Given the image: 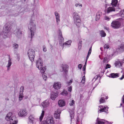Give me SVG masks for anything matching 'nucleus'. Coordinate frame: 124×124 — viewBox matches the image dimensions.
<instances>
[{"label":"nucleus","instance_id":"1","mask_svg":"<svg viewBox=\"0 0 124 124\" xmlns=\"http://www.w3.org/2000/svg\"><path fill=\"white\" fill-rule=\"evenodd\" d=\"M10 25L7 23L3 27L2 34L4 38H6L8 37L10 35V31L11 29Z\"/></svg>","mask_w":124,"mask_h":124},{"label":"nucleus","instance_id":"2","mask_svg":"<svg viewBox=\"0 0 124 124\" xmlns=\"http://www.w3.org/2000/svg\"><path fill=\"white\" fill-rule=\"evenodd\" d=\"M6 119L9 121L10 124H16L17 123V119L15 116H12L11 112L8 114L5 118Z\"/></svg>","mask_w":124,"mask_h":124},{"label":"nucleus","instance_id":"3","mask_svg":"<svg viewBox=\"0 0 124 124\" xmlns=\"http://www.w3.org/2000/svg\"><path fill=\"white\" fill-rule=\"evenodd\" d=\"M74 23L78 27H79L80 25L81 20L78 14L76 12H74L72 15Z\"/></svg>","mask_w":124,"mask_h":124},{"label":"nucleus","instance_id":"4","mask_svg":"<svg viewBox=\"0 0 124 124\" xmlns=\"http://www.w3.org/2000/svg\"><path fill=\"white\" fill-rule=\"evenodd\" d=\"M28 27L31 31V41L32 38H33L34 34V31L36 29L35 25L31 19L30 21V23H29L28 25Z\"/></svg>","mask_w":124,"mask_h":124},{"label":"nucleus","instance_id":"5","mask_svg":"<svg viewBox=\"0 0 124 124\" xmlns=\"http://www.w3.org/2000/svg\"><path fill=\"white\" fill-rule=\"evenodd\" d=\"M69 104L70 106H72L73 108L72 109L71 108L69 109V111L70 116L71 118V121L72 119H74V109L75 107L74 106L75 101L73 100H72L69 103Z\"/></svg>","mask_w":124,"mask_h":124},{"label":"nucleus","instance_id":"6","mask_svg":"<svg viewBox=\"0 0 124 124\" xmlns=\"http://www.w3.org/2000/svg\"><path fill=\"white\" fill-rule=\"evenodd\" d=\"M27 53L30 60L32 62H33L35 55L34 51L33 49H30L28 50Z\"/></svg>","mask_w":124,"mask_h":124},{"label":"nucleus","instance_id":"7","mask_svg":"<svg viewBox=\"0 0 124 124\" xmlns=\"http://www.w3.org/2000/svg\"><path fill=\"white\" fill-rule=\"evenodd\" d=\"M111 26L113 28L117 29L120 27L121 24L119 22L117 21H113L111 23Z\"/></svg>","mask_w":124,"mask_h":124},{"label":"nucleus","instance_id":"8","mask_svg":"<svg viewBox=\"0 0 124 124\" xmlns=\"http://www.w3.org/2000/svg\"><path fill=\"white\" fill-rule=\"evenodd\" d=\"M36 63V67L39 70H40V68H42L43 66V61L42 59L41 58H39L37 61Z\"/></svg>","mask_w":124,"mask_h":124},{"label":"nucleus","instance_id":"9","mask_svg":"<svg viewBox=\"0 0 124 124\" xmlns=\"http://www.w3.org/2000/svg\"><path fill=\"white\" fill-rule=\"evenodd\" d=\"M100 109L98 111V113H101V112H105L107 114L108 113L107 111L108 107L107 106H99Z\"/></svg>","mask_w":124,"mask_h":124},{"label":"nucleus","instance_id":"10","mask_svg":"<svg viewBox=\"0 0 124 124\" xmlns=\"http://www.w3.org/2000/svg\"><path fill=\"white\" fill-rule=\"evenodd\" d=\"M117 9H116L113 6L109 7L106 8L105 10V12L106 13L108 14L113 12L115 11Z\"/></svg>","mask_w":124,"mask_h":124},{"label":"nucleus","instance_id":"11","mask_svg":"<svg viewBox=\"0 0 124 124\" xmlns=\"http://www.w3.org/2000/svg\"><path fill=\"white\" fill-rule=\"evenodd\" d=\"M27 114V111L25 109H21L18 113L20 116L24 117L26 116Z\"/></svg>","mask_w":124,"mask_h":124},{"label":"nucleus","instance_id":"12","mask_svg":"<svg viewBox=\"0 0 124 124\" xmlns=\"http://www.w3.org/2000/svg\"><path fill=\"white\" fill-rule=\"evenodd\" d=\"M45 122H46V124H54V120L53 117H49L47 118L46 120H45Z\"/></svg>","mask_w":124,"mask_h":124},{"label":"nucleus","instance_id":"13","mask_svg":"<svg viewBox=\"0 0 124 124\" xmlns=\"http://www.w3.org/2000/svg\"><path fill=\"white\" fill-rule=\"evenodd\" d=\"M14 34L17 37L20 38L22 36V32L19 29H17L14 31Z\"/></svg>","mask_w":124,"mask_h":124},{"label":"nucleus","instance_id":"14","mask_svg":"<svg viewBox=\"0 0 124 124\" xmlns=\"http://www.w3.org/2000/svg\"><path fill=\"white\" fill-rule=\"evenodd\" d=\"M24 89V87L21 86L20 88V91L19 95V100L20 101L22 100L23 97V93Z\"/></svg>","mask_w":124,"mask_h":124},{"label":"nucleus","instance_id":"15","mask_svg":"<svg viewBox=\"0 0 124 124\" xmlns=\"http://www.w3.org/2000/svg\"><path fill=\"white\" fill-rule=\"evenodd\" d=\"M116 51L118 52H123L124 51V44H122L120 45L116 49Z\"/></svg>","mask_w":124,"mask_h":124},{"label":"nucleus","instance_id":"16","mask_svg":"<svg viewBox=\"0 0 124 124\" xmlns=\"http://www.w3.org/2000/svg\"><path fill=\"white\" fill-rule=\"evenodd\" d=\"M123 63V62L122 60H118L115 63V66L116 67L120 68L122 66Z\"/></svg>","mask_w":124,"mask_h":124},{"label":"nucleus","instance_id":"17","mask_svg":"<svg viewBox=\"0 0 124 124\" xmlns=\"http://www.w3.org/2000/svg\"><path fill=\"white\" fill-rule=\"evenodd\" d=\"M54 14L55 16L57 24V25L59 24L60 22V15L57 11H55Z\"/></svg>","mask_w":124,"mask_h":124},{"label":"nucleus","instance_id":"18","mask_svg":"<svg viewBox=\"0 0 124 124\" xmlns=\"http://www.w3.org/2000/svg\"><path fill=\"white\" fill-rule=\"evenodd\" d=\"M71 40H70L65 42L64 43H63L62 45L63 49L64 47L65 48L69 47L71 45Z\"/></svg>","mask_w":124,"mask_h":124},{"label":"nucleus","instance_id":"19","mask_svg":"<svg viewBox=\"0 0 124 124\" xmlns=\"http://www.w3.org/2000/svg\"><path fill=\"white\" fill-rule=\"evenodd\" d=\"M61 112V110L59 109H58L56 110L54 114V116L56 118H59L60 117Z\"/></svg>","mask_w":124,"mask_h":124},{"label":"nucleus","instance_id":"20","mask_svg":"<svg viewBox=\"0 0 124 124\" xmlns=\"http://www.w3.org/2000/svg\"><path fill=\"white\" fill-rule=\"evenodd\" d=\"M61 83H55L53 85V87L54 89H58L60 88L61 87Z\"/></svg>","mask_w":124,"mask_h":124},{"label":"nucleus","instance_id":"21","mask_svg":"<svg viewBox=\"0 0 124 124\" xmlns=\"http://www.w3.org/2000/svg\"><path fill=\"white\" fill-rule=\"evenodd\" d=\"M49 102L48 100H46L42 103V105L44 108H46L49 106Z\"/></svg>","mask_w":124,"mask_h":124},{"label":"nucleus","instance_id":"22","mask_svg":"<svg viewBox=\"0 0 124 124\" xmlns=\"http://www.w3.org/2000/svg\"><path fill=\"white\" fill-rule=\"evenodd\" d=\"M8 63L7 66V70H9L10 69V66L12 64V62L11 61V59L10 58V57L9 56L8 58Z\"/></svg>","mask_w":124,"mask_h":124},{"label":"nucleus","instance_id":"23","mask_svg":"<svg viewBox=\"0 0 124 124\" xmlns=\"http://www.w3.org/2000/svg\"><path fill=\"white\" fill-rule=\"evenodd\" d=\"M58 96L57 93L52 92L51 93L50 98L52 100H54Z\"/></svg>","mask_w":124,"mask_h":124},{"label":"nucleus","instance_id":"24","mask_svg":"<svg viewBox=\"0 0 124 124\" xmlns=\"http://www.w3.org/2000/svg\"><path fill=\"white\" fill-rule=\"evenodd\" d=\"M62 67L63 71L65 72L66 74L68 72V66L66 65H62Z\"/></svg>","mask_w":124,"mask_h":124},{"label":"nucleus","instance_id":"25","mask_svg":"<svg viewBox=\"0 0 124 124\" xmlns=\"http://www.w3.org/2000/svg\"><path fill=\"white\" fill-rule=\"evenodd\" d=\"M58 104L59 106L62 107L65 105V102L63 100H60L58 101Z\"/></svg>","mask_w":124,"mask_h":124},{"label":"nucleus","instance_id":"26","mask_svg":"<svg viewBox=\"0 0 124 124\" xmlns=\"http://www.w3.org/2000/svg\"><path fill=\"white\" fill-rule=\"evenodd\" d=\"M58 36L59 38L61 40H63V37H62V32L59 29V30L58 31Z\"/></svg>","mask_w":124,"mask_h":124},{"label":"nucleus","instance_id":"27","mask_svg":"<svg viewBox=\"0 0 124 124\" xmlns=\"http://www.w3.org/2000/svg\"><path fill=\"white\" fill-rule=\"evenodd\" d=\"M118 1L117 0H112L111 4L114 7H116L117 5Z\"/></svg>","mask_w":124,"mask_h":124},{"label":"nucleus","instance_id":"28","mask_svg":"<svg viewBox=\"0 0 124 124\" xmlns=\"http://www.w3.org/2000/svg\"><path fill=\"white\" fill-rule=\"evenodd\" d=\"M35 119L33 115L30 116L29 117V122L31 123H33V121Z\"/></svg>","mask_w":124,"mask_h":124},{"label":"nucleus","instance_id":"29","mask_svg":"<svg viewBox=\"0 0 124 124\" xmlns=\"http://www.w3.org/2000/svg\"><path fill=\"white\" fill-rule=\"evenodd\" d=\"M118 75L119 74L117 73H112L110 74L111 77L113 78H116L118 77L119 76Z\"/></svg>","mask_w":124,"mask_h":124},{"label":"nucleus","instance_id":"30","mask_svg":"<svg viewBox=\"0 0 124 124\" xmlns=\"http://www.w3.org/2000/svg\"><path fill=\"white\" fill-rule=\"evenodd\" d=\"M100 34L101 37H104L106 36V34L103 30L100 31Z\"/></svg>","mask_w":124,"mask_h":124},{"label":"nucleus","instance_id":"31","mask_svg":"<svg viewBox=\"0 0 124 124\" xmlns=\"http://www.w3.org/2000/svg\"><path fill=\"white\" fill-rule=\"evenodd\" d=\"M92 46H91V47L90 48L89 50L88 51V54L87 56L86 60L87 61V59L89 58V57L90 55V54H91V52H92Z\"/></svg>","mask_w":124,"mask_h":124},{"label":"nucleus","instance_id":"32","mask_svg":"<svg viewBox=\"0 0 124 124\" xmlns=\"http://www.w3.org/2000/svg\"><path fill=\"white\" fill-rule=\"evenodd\" d=\"M117 16H121L122 17H124V11H121L120 13L117 14Z\"/></svg>","mask_w":124,"mask_h":124},{"label":"nucleus","instance_id":"33","mask_svg":"<svg viewBox=\"0 0 124 124\" xmlns=\"http://www.w3.org/2000/svg\"><path fill=\"white\" fill-rule=\"evenodd\" d=\"M46 69V67H42V68H41L39 70H40V72L41 73L43 74L45 72Z\"/></svg>","mask_w":124,"mask_h":124},{"label":"nucleus","instance_id":"34","mask_svg":"<svg viewBox=\"0 0 124 124\" xmlns=\"http://www.w3.org/2000/svg\"><path fill=\"white\" fill-rule=\"evenodd\" d=\"M103 120H99L98 118H97V124H104V122Z\"/></svg>","mask_w":124,"mask_h":124},{"label":"nucleus","instance_id":"35","mask_svg":"<svg viewBox=\"0 0 124 124\" xmlns=\"http://www.w3.org/2000/svg\"><path fill=\"white\" fill-rule=\"evenodd\" d=\"M44 111H42L41 115L39 117V120L40 122L42 121L43 117L44 116Z\"/></svg>","mask_w":124,"mask_h":124},{"label":"nucleus","instance_id":"36","mask_svg":"<svg viewBox=\"0 0 124 124\" xmlns=\"http://www.w3.org/2000/svg\"><path fill=\"white\" fill-rule=\"evenodd\" d=\"M68 93L67 91L64 90L61 93V94L62 95L66 96L67 95Z\"/></svg>","mask_w":124,"mask_h":124},{"label":"nucleus","instance_id":"37","mask_svg":"<svg viewBox=\"0 0 124 124\" xmlns=\"http://www.w3.org/2000/svg\"><path fill=\"white\" fill-rule=\"evenodd\" d=\"M42 77L43 79L45 80L46 81L47 79V76L46 75L45 73H43L42 74Z\"/></svg>","mask_w":124,"mask_h":124},{"label":"nucleus","instance_id":"38","mask_svg":"<svg viewBox=\"0 0 124 124\" xmlns=\"http://www.w3.org/2000/svg\"><path fill=\"white\" fill-rule=\"evenodd\" d=\"M99 101L100 103L104 102H105V98L102 97L100 100Z\"/></svg>","mask_w":124,"mask_h":124},{"label":"nucleus","instance_id":"39","mask_svg":"<svg viewBox=\"0 0 124 124\" xmlns=\"http://www.w3.org/2000/svg\"><path fill=\"white\" fill-rule=\"evenodd\" d=\"M100 77V76L99 75H96L93 79L92 81H93L94 80V81H95L97 79L98 77Z\"/></svg>","mask_w":124,"mask_h":124},{"label":"nucleus","instance_id":"40","mask_svg":"<svg viewBox=\"0 0 124 124\" xmlns=\"http://www.w3.org/2000/svg\"><path fill=\"white\" fill-rule=\"evenodd\" d=\"M82 43V41H80L78 43V47L79 49L81 48Z\"/></svg>","mask_w":124,"mask_h":124},{"label":"nucleus","instance_id":"41","mask_svg":"<svg viewBox=\"0 0 124 124\" xmlns=\"http://www.w3.org/2000/svg\"><path fill=\"white\" fill-rule=\"evenodd\" d=\"M103 62H104L107 63L108 62V59L106 57L104 58Z\"/></svg>","mask_w":124,"mask_h":124},{"label":"nucleus","instance_id":"42","mask_svg":"<svg viewBox=\"0 0 124 124\" xmlns=\"http://www.w3.org/2000/svg\"><path fill=\"white\" fill-rule=\"evenodd\" d=\"M13 47L15 49H17L18 48V45L16 43H15L13 44Z\"/></svg>","mask_w":124,"mask_h":124},{"label":"nucleus","instance_id":"43","mask_svg":"<svg viewBox=\"0 0 124 124\" xmlns=\"http://www.w3.org/2000/svg\"><path fill=\"white\" fill-rule=\"evenodd\" d=\"M111 65H110L108 64H107L106 66L105 67V69H107L108 68H110L111 67Z\"/></svg>","mask_w":124,"mask_h":124},{"label":"nucleus","instance_id":"44","mask_svg":"<svg viewBox=\"0 0 124 124\" xmlns=\"http://www.w3.org/2000/svg\"><path fill=\"white\" fill-rule=\"evenodd\" d=\"M85 76H84L83 77L81 81V82L83 83H84L85 82Z\"/></svg>","mask_w":124,"mask_h":124},{"label":"nucleus","instance_id":"45","mask_svg":"<svg viewBox=\"0 0 124 124\" xmlns=\"http://www.w3.org/2000/svg\"><path fill=\"white\" fill-rule=\"evenodd\" d=\"M72 82V79L70 80V82H67V84L68 85H69L71 84Z\"/></svg>","mask_w":124,"mask_h":124},{"label":"nucleus","instance_id":"46","mask_svg":"<svg viewBox=\"0 0 124 124\" xmlns=\"http://www.w3.org/2000/svg\"><path fill=\"white\" fill-rule=\"evenodd\" d=\"M96 15L100 17L102 15V13L101 12L99 11L97 12Z\"/></svg>","mask_w":124,"mask_h":124},{"label":"nucleus","instance_id":"47","mask_svg":"<svg viewBox=\"0 0 124 124\" xmlns=\"http://www.w3.org/2000/svg\"><path fill=\"white\" fill-rule=\"evenodd\" d=\"M72 88L71 86H70L68 88V91L70 92H71Z\"/></svg>","mask_w":124,"mask_h":124},{"label":"nucleus","instance_id":"48","mask_svg":"<svg viewBox=\"0 0 124 124\" xmlns=\"http://www.w3.org/2000/svg\"><path fill=\"white\" fill-rule=\"evenodd\" d=\"M104 19L106 20L109 21L110 18L108 16H105L104 17Z\"/></svg>","mask_w":124,"mask_h":124},{"label":"nucleus","instance_id":"49","mask_svg":"<svg viewBox=\"0 0 124 124\" xmlns=\"http://www.w3.org/2000/svg\"><path fill=\"white\" fill-rule=\"evenodd\" d=\"M100 17L96 15L95 19L96 21H97V20H99V19H100Z\"/></svg>","mask_w":124,"mask_h":124},{"label":"nucleus","instance_id":"50","mask_svg":"<svg viewBox=\"0 0 124 124\" xmlns=\"http://www.w3.org/2000/svg\"><path fill=\"white\" fill-rule=\"evenodd\" d=\"M109 46L108 44H106L104 46V47L105 48L108 49L109 48Z\"/></svg>","mask_w":124,"mask_h":124},{"label":"nucleus","instance_id":"51","mask_svg":"<svg viewBox=\"0 0 124 124\" xmlns=\"http://www.w3.org/2000/svg\"><path fill=\"white\" fill-rule=\"evenodd\" d=\"M75 6L76 7H78V6L82 7V5L80 3L76 4H75Z\"/></svg>","mask_w":124,"mask_h":124},{"label":"nucleus","instance_id":"52","mask_svg":"<svg viewBox=\"0 0 124 124\" xmlns=\"http://www.w3.org/2000/svg\"><path fill=\"white\" fill-rule=\"evenodd\" d=\"M82 64H80L78 65V68L80 70L81 69L82 67Z\"/></svg>","mask_w":124,"mask_h":124},{"label":"nucleus","instance_id":"53","mask_svg":"<svg viewBox=\"0 0 124 124\" xmlns=\"http://www.w3.org/2000/svg\"><path fill=\"white\" fill-rule=\"evenodd\" d=\"M63 40H64V39L63 38V40H61L60 39V40H60L59 41V44H60V45H61V46H62V43L63 42Z\"/></svg>","mask_w":124,"mask_h":124},{"label":"nucleus","instance_id":"54","mask_svg":"<svg viewBox=\"0 0 124 124\" xmlns=\"http://www.w3.org/2000/svg\"><path fill=\"white\" fill-rule=\"evenodd\" d=\"M43 47V51H44L45 52L46 51V49L45 47V46H44Z\"/></svg>","mask_w":124,"mask_h":124},{"label":"nucleus","instance_id":"55","mask_svg":"<svg viewBox=\"0 0 124 124\" xmlns=\"http://www.w3.org/2000/svg\"><path fill=\"white\" fill-rule=\"evenodd\" d=\"M17 59L18 61H19L20 59V56L19 54H17Z\"/></svg>","mask_w":124,"mask_h":124},{"label":"nucleus","instance_id":"56","mask_svg":"<svg viewBox=\"0 0 124 124\" xmlns=\"http://www.w3.org/2000/svg\"><path fill=\"white\" fill-rule=\"evenodd\" d=\"M35 12L34 11L33 12V15H37V14H38V13L37 12V11H36V10H35Z\"/></svg>","mask_w":124,"mask_h":124},{"label":"nucleus","instance_id":"57","mask_svg":"<svg viewBox=\"0 0 124 124\" xmlns=\"http://www.w3.org/2000/svg\"><path fill=\"white\" fill-rule=\"evenodd\" d=\"M85 67H83V71H84V72H83V73H84V74H85Z\"/></svg>","mask_w":124,"mask_h":124},{"label":"nucleus","instance_id":"58","mask_svg":"<svg viewBox=\"0 0 124 124\" xmlns=\"http://www.w3.org/2000/svg\"><path fill=\"white\" fill-rule=\"evenodd\" d=\"M124 78V75H123L122 76V77H121V78H119V79L120 80H122Z\"/></svg>","mask_w":124,"mask_h":124},{"label":"nucleus","instance_id":"59","mask_svg":"<svg viewBox=\"0 0 124 124\" xmlns=\"http://www.w3.org/2000/svg\"><path fill=\"white\" fill-rule=\"evenodd\" d=\"M122 101L123 103L124 104V95L123 96V97L122 98Z\"/></svg>","mask_w":124,"mask_h":124},{"label":"nucleus","instance_id":"60","mask_svg":"<svg viewBox=\"0 0 124 124\" xmlns=\"http://www.w3.org/2000/svg\"><path fill=\"white\" fill-rule=\"evenodd\" d=\"M3 45V42H2V44H0V48L1 47V46H2V45Z\"/></svg>","mask_w":124,"mask_h":124},{"label":"nucleus","instance_id":"61","mask_svg":"<svg viewBox=\"0 0 124 124\" xmlns=\"http://www.w3.org/2000/svg\"><path fill=\"white\" fill-rule=\"evenodd\" d=\"M28 98V96H26L24 97V98L25 99H26Z\"/></svg>","mask_w":124,"mask_h":124},{"label":"nucleus","instance_id":"62","mask_svg":"<svg viewBox=\"0 0 124 124\" xmlns=\"http://www.w3.org/2000/svg\"><path fill=\"white\" fill-rule=\"evenodd\" d=\"M116 8L117 9H120V8H119V7L118 6H117V8Z\"/></svg>","mask_w":124,"mask_h":124},{"label":"nucleus","instance_id":"63","mask_svg":"<svg viewBox=\"0 0 124 124\" xmlns=\"http://www.w3.org/2000/svg\"><path fill=\"white\" fill-rule=\"evenodd\" d=\"M50 47H51V48H52V46L51 45H50Z\"/></svg>","mask_w":124,"mask_h":124},{"label":"nucleus","instance_id":"64","mask_svg":"<svg viewBox=\"0 0 124 124\" xmlns=\"http://www.w3.org/2000/svg\"><path fill=\"white\" fill-rule=\"evenodd\" d=\"M87 61H86L85 62V65H86V64Z\"/></svg>","mask_w":124,"mask_h":124}]
</instances>
